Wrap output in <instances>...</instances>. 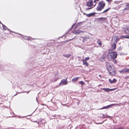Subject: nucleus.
I'll list each match as a JSON object with an SVG mask.
<instances>
[{"mask_svg": "<svg viewBox=\"0 0 129 129\" xmlns=\"http://www.w3.org/2000/svg\"><path fill=\"white\" fill-rule=\"evenodd\" d=\"M92 8V7L86 8V11H87L88 10H90V9H91Z\"/></svg>", "mask_w": 129, "mask_h": 129, "instance_id": "obj_28", "label": "nucleus"}, {"mask_svg": "<svg viewBox=\"0 0 129 129\" xmlns=\"http://www.w3.org/2000/svg\"><path fill=\"white\" fill-rule=\"evenodd\" d=\"M117 89V88H113V89H110V91L114 90H116V89Z\"/></svg>", "mask_w": 129, "mask_h": 129, "instance_id": "obj_29", "label": "nucleus"}, {"mask_svg": "<svg viewBox=\"0 0 129 129\" xmlns=\"http://www.w3.org/2000/svg\"><path fill=\"white\" fill-rule=\"evenodd\" d=\"M79 77H77L76 78H73L72 79V81L73 82H76L77 81V80L79 79Z\"/></svg>", "mask_w": 129, "mask_h": 129, "instance_id": "obj_18", "label": "nucleus"}, {"mask_svg": "<svg viewBox=\"0 0 129 129\" xmlns=\"http://www.w3.org/2000/svg\"><path fill=\"white\" fill-rule=\"evenodd\" d=\"M116 43H113V44H112L111 45V47L112 49L111 50H114L116 49Z\"/></svg>", "mask_w": 129, "mask_h": 129, "instance_id": "obj_11", "label": "nucleus"}, {"mask_svg": "<svg viewBox=\"0 0 129 129\" xmlns=\"http://www.w3.org/2000/svg\"><path fill=\"white\" fill-rule=\"evenodd\" d=\"M119 72L121 73H126L125 69H124L121 70L119 71Z\"/></svg>", "mask_w": 129, "mask_h": 129, "instance_id": "obj_17", "label": "nucleus"}, {"mask_svg": "<svg viewBox=\"0 0 129 129\" xmlns=\"http://www.w3.org/2000/svg\"><path fill=\"white\" fill-rule=\"evenodd\" d=\"M68 78H66V79H63L61 81L60 84H62V85H65L67 84L68 81H67Z\"/></svg>", "mask_w": 129, "mask_h": 129, "instance_id": "obj_7", "label": "nucleus"}, {"mask_svg": "<svg viewBox=\"0 0 129 129\" xmlns=\"http://www.w3.org/2000/svg\"><path fill=\"white\" fill-rule=\"evenodd\" d=\"M121 37L123 38L129 39V36H121Z\"/></svg>", "mask_w": 129, "mask_h": 129, "instance_id": "obj_24", "label": "nucleus"}, {"mask_svg": "<svg viewBox=\"0 0 129 129\" xmlns=\"http://www.w3.org/2000/svg\"><path fill=\"white\" fill-rule=\"evenodd\" d=\"M109 3H110L112 1V0H106Z\"/></svg>", "mask_w": 129, "mask_h": 129, "instance_id": "obj_30", "label": "nucleus"}, {"mask_svg": "<svg viewBox=\"0 0 129 129\" xmlns=\"http://www.w3.org/2000/svg\"><path fill=\"white\" fill-rule=\"evenodd\" d=\"M58 79H59V78H58V79H56L55 80V81H56Z\"/></svg>", "mask_w": 129, "mask_h": 129, "instance_id": "obj_36", "label": "nucleus"}, {"mask_svg": "<svg viewBox=\"0 0 129 129\" xmlns=\"http://www.w3.org/2000/svg\"><path fill=\"white\" fill-rule=\"evenodd\" d=\"M95 14V13H92L89 14H86V16L87 17H90L93 16Z\"/></svg>", "mask_w": 129, "mask_h": 129, "instance_id": "obj_14", "label": "nucleus"}, {"mask_svg": "<svg viewBox=\"0 0 129 129\" xmlns=\"http://www.w3.org/2000/svg\"><path fill=\"white\" fill-rule=\"evenodd\" d=\"M110 53L111 55H112L113 59H114L116 58L117 54L116 52H112L111 50L110 51Z\"/></svg>", "mask_w": 129, "mask_h": 129, "instance_id": "obj_5", "label": "nucleus"}, {"mask_svg": "<svg viewBox=\"0 0 129 129\" xmlns=\"http://www.w3.org/2000/svg\"><path fill=\"white\" fill-rule=\"evenodd\" d=\"M109 82L110 83H114L117 81V80L114 79L112 80L110 79H109Z\"/></svg>", "mask_w": 129, "mask_h": 129, "instance_id": "obj_13", "label": "nucleus"}, {"mask_svg": "<svg viewBox=\"0 0 129 129\" xmlns=\"http://www.w3.org/2000/svg\"><path fill=\"white\" fill-rule=\"evenodd\" d=\"M119 40V39L118 37L116 36H115L113 37L112 41L113 43H117Z\"/></svg>", "mask_w": 129, "mask_h": 129, "instance_id": "obj_3", "label": "nucleus"}, {"mask_svg": "<svg viewBox=\"0 0 129 129\" xmlns=\"http://www.w3.org/2000/svg\"><path fill=\"white\" fill-rule=\"evenodd\" d=\"M111 8L110 7L108 8V9H106L102 13H105L106 12H107L108 11L110 10Z\"/></svg>", "mask_w": 129, "mask_h": 129, "instance_id": "obj_19", "label": "nucleus"}, {"mask_svg": "<svg viewBox=\"0 0 129 129\" xmlns=\"http://www.w3.org/2000/svg\"><path fill=\"white\" fill-rule=\"evenodd\" d=\"M118 129H124L123 128L120 127L118 128Z\"/></svg>", "mask_w": 129, "mask_h": 129, "instance_id": "obj_33", "label": "nucleus"}, {"mask_svg": "<svg viewBox=\"0 0 129 129\" xmlns=\"http://www.w3.org/2000/svg\"><path fill=\"white\" fill-rule=\"evenodd\" d=\"M1 24L2 25V27L3 29L5 30H6L7 29L9 30V29L8 28L4 25L2 23H1V22H0Z\"/></svg>", "mask_w": 129, "mask_h": 129, "instance_id": "obj_15", "label": "nucleus"}, {"mask_svg": "<svg viewBox=\"0 0 129 129\" xmlns=\"http://www.w3.org/2000/svg\"><path fill=\"white\" fill-rule=\"evenodd\" d=\"M122 32L127 34H129V27L127 28H123L122 29Z\"/></svg>", "mask_w": 129, "mask_h": 129, "instance_id": "obj_8", "label": "nucleus"}, {"mask_svg": "<svg viewBox=\"0 0 129 129\" xmlns=\"http://www.w3.org/2000/svg\"><path fill=\"white\" fill-rule=\"evenodd\" d=\"M79 83H80L82 85H84L85 84V83L82 81H81L79 82Z\"/></svg>", "mask_w": 129, "mask_h": 129, "instance_id": "obj_25", "label": "nucleus"}, {"mask_svg": "<svg viewBox=\"0 0 129 129\" xmlns=\"http://www.w3.org/2000/svg\"><path fill=\"white\" fill-rule=\"evenodd\" d=\"M71 54H67L66 55H63V56L66 57L68 58L71 56Z\"/></svg>", "mask_w": 129, "mask_h": 129, "instance_id": "obj_22", "label": "nucleus"}, {"mask_svg": "<svg viewBox=\"0 0 129 129\" xmlns=\"http://www.w3.org/2000/svg\"><path fill=\"white\" fill-rule=\"evenodd\" d=\"M127 6H129V4H128L127 5Z\"/></svg>", "mask_w": 129, "mask_h": 129, "instance_id": "obj_37", "label": "nucleus"}, {"mask_svg": "<svg viewBox=\"0 0 129 129\" xmlns=\"http://www.w3.org/2000/svg\"><path fill=\"white\" fill-rule=\"evenodd\" d=\"M106 54L107 52H105L103 55L102 57L100 58L99 60L102 62L104 61L105 60V59L106 58Z\"/></svg>", "mask_w": 129, "mask_h": 129, "instance_id": "obj_6", "label": "nucleus"}, {"mask_svg": "<svg viewBox=\"0 0 129 129\" xmlns=\"http://www.w3.org/2000/svg\"><path fill=\"white\" fill-rule=\"evenodd\" d=\"M72 40V39L69 40H67V41L68 42V41H70Z\"/></svg>", "mask_w": 129, "mask_h": 129, "instance_id": "obj_32", "label": "nucleus"}, {"mask_svg": "<svg viewBox=\"0 0 129 129\" xmlns=\"http://www.w3.org/2000/svg\"><path fill=\"white\" fill-rule=\"evenodd\" d=\"M103 89L105 91V92H108L110 91V89H109V88H104Z\"/></svg>", "mask_w": 129, "mask_h": 129, "instance_id": "obj_21", "label": "nucleus"}, {"mask_svg": "<svg viewBox=\"0 0 129 129\" xmlns=\"http://www.w3.org/2000/svg\"><path fill=\"white\" fill-rule=\"evenodd\" d=\"M106 18L104 17H100L98 18V19L99 21H103L104 22H105L106 21Z\"/></svg>", "mask_w": 129, "mask_h": 129, "instance_id": "obj_12", "label": "nucleus"}, {"mask_svg": "<svg viewBox=\"0 0 129 129\" xmlns=\"http://www.w3.org/2000/svg\"><path fill=\"white\" fill-rule=\"evenodd\" d=\"M105 2L101 1L99 2L98 6L96 8V10L98 11H101L103 9L105 6Z\"/></svg>", "mask_w": 129, "mask_h": 129, "instance_id": "obj_2", "label": "nucleus"}, {"mask_svg": "<svg viewBox=\"0 0 129 129\" xmlns=\"http://www.w3.org/2000/svg\"><path fill=\"white\" fill-rule=\"evenodd\" d=\"M106 67L110 75H113L116 73L115 68L113 66H111L108 62H106Z\"/></svg>", "mask_w": 129, "mask_h": 129, "instance_id": "obj_1", "label": "nucleus"}, {"mask_svg": "<svg viewBox=\"0 0 129 129\" xmlns=\"http://www.w3.org/2000/svg\"><path fill=\"white\" fill-rule=\"evenodd\" d=\"M96 1H96V0H94V3H96Z\"/></svg>", "mask_w": 129, "mask_h": 129, "instance_id": "obj_34", "label": "nucleus"}, {"mask_svg": "<svg viewBox=\"0 0 129 129\" xmlns=\"http://www.w3.org/2000/svg\"><path fill=\"white\" fill-rule=\"evenodd\" d=\"M110 107V105H108V106H105L104 107H103L102 108H101V109H103L107 108H109Z\"/></svg>", "mask_w": 129, "mask_h": 129, "instance_id": "obj_23", "label": "nucleus"}, {"mask_svg": "<svg viewBox=\"0 0 129 129\" xmlns=\"http://www.w3.org/2000/svg\"><path fill=\"white\" fill-rule=\"evenodd\" d=\"M126 73H129V69L125 68Z\"/></svg>", "mask_w": 129, "mask_h": 129, "instance_id": "obj_26", "label": "nucleus"}, {"mask_svg": "<svg viewBox=\"0 0 129 129\" xmlns=\"http://www.w3.org/2000/svg\"><path fill=\"white\" fill-rule=\"evenodd\" d=\"M93 5V3L92 1H90L87 3L86 5L89 7L92 6Z\"/></svg>", "mask_w": 129, "mask_h": 129, "instance_id": "obj_9", "label": "nucleus"}, {"mask_svg": "<svg viewBox=\"0 0 129 129\" xmlns=\"http://www.w3.org/2000/svg\"><path fill=\"white\" fill-rule=\"evenodd\" d=\"M97 43L98 45H99L100 46H102L101 42L100 39H98V40L97 41Z\"/></svg>", "mask_w": 129, "mask_h": 129, "instance_id": "obj_16", "label": "nucleus"}, {"mask_svg": "<svg viewBox=\"0 0 129 129\" xmlns=\"http://www.w3.org/2000/svg\"><path fill=\"white\" fill-rule=\"evenodd\" d=\"M128 9H129V8L128 7H127V8H125L124 9V10H128Z\"/></svg>", "mask_w": 129, "mask_h": 129, "instance_id": "obj_31", "label": "nucleus"}, {"mask_svg": "<svg viewBox=\"0 0 129 129\" xmlns=\"http://www.w3.org/2000/svg\"><path fill=\"white\" fill-rule=\"evenodd\" d=\"M89 57H87L85 59H84V60L87 61V60H89Z\"/></svg>", "mask_w": 129, "mask_h": 129, "instance_id": "obj_27", "label": "nucleus"}, {"mask_svg": "<svg viewBox=\"0 0 129 129\" xmlns=\"http://www.w3.org/2000/svg\"><path fill=\"white\" fill-rule=\"evenodd\" d=\"M41 105H42V106L45 105L44 104H42Z\"/></svg>", "mask_w": 129, "mask_h": 129, "instance_id": "obj_35", "label": "nucleus"}, {"mask_svg": "<svg viewBox=\"0 0 129 129\" xmlns=\"http://www.w3.org/2000/svg\"><path fill=\"white\" fill-rule=\"evenodd\" d=\"M111 51V49H109V52L107 54V55H106V57L107 59L109 60H111L113 59L112 55H111L110 53V51Z\"/></svg>", "mask_w": 129, "mask_h": 129, "instance_id": "obj_4", "label": "nucleus"}, {"mask_svg": "<svg viewBox=\"0 0 129 129\" xmlns=\"http://www.w3.org/2000/svg\"><path fill=\"white\" fill-rule=\"evenodd\" d=\"M82 61L84 63L85 65H86L87 66H88V63L84 59H83L82 60Z\"/></svg>", "mask_w": 129, "mask_h": 129, "instance_id": "obj_20", "label": "nucleus"}, {"mask_svg": "<svg viewBox=\"0 0 129 129\" xmlns=\"http://www.w3.org/2000/svg\"><path fill=\"white\" fill-rule=\"evenodd\" d=\"M11 32H12V33H13V31H11Z\"/></svg>", "mask_w": 129, "mask_h": 129, "instance_id": "obj_38", "label": "nucleus"}, {"mask_svg": "<svg viewBox=\"0 0 129 129\" xmlns=\"http://www.w3.org/2000/svg\"><path fill=\"white\" fill-rule=\"evenodd\" d=\"M82 32L83 31L79 29H77L74 30L73 31V33L75 34L78 35Z\"/></svg>", "mask_w": 129, "mask_h": 129, "instance_id": "obj_10", "label": "nucleus"}]
</instances>
